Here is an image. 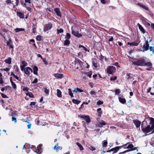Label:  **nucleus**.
<instances>
[{
	"label": "nucleus",
	"instance_id": "1",
	"mask_svg": "<svg viewBox=\"0 0 154 154\" xmlns=\"http://www.w3.org/2000/svg\"><path fill=\"white\" fill-rule=\"evenodd\" d=\"M150 125H148L147 126L144 127L142 129L143 132L144 133H149L154 129V119L153 118H150Z\"/></svg>",
	"mask_w": 154,
	"mask_h": 154
},
{
	"label": "nucleus",
	"instance_id": "2",
	"mask_svg": "<svg viewBox=\"0 0 154 154\" xmlns=\"http://www.w3.org/2000/svg\"><path fill=\"white\" fill-rule=\"evenodd\" d=\"M146 39L145 43L144 44L142 47L143 50H141L142 52H144L145 51H147L149 49V43L150 42L152 41V38L150 37H147V39L145 38Z\"/></svg>",
	"mask_w": 154,
	"mask_h": 154
},
{
	"label": "nucleus",
	"instance_id": "3",
	"mask_svg": "<svg viewBox=\"0 0 154 154\" xmlns=\"http://www.w3.org/2000/svg\"><path fill=\"white\" fill-rule=\"evenodd\" d=\"M132 63L135 65L138 66H143L145 62V60L142 58L139 59H134L132 61Z\"/></svg>",
	"mask_w": 154,
	"mask_h": 154
},
{
	"label": "nucleus",
	"instance_id": "4",
	"mask_svg": "<svg viewBox=\"0 0 154 154\" xmlns=\"http://www.w3.org/2000/svg\"><path fill=\"white\" fill-rule=\"evenodd\" d=\"M33 0H25V3H24V7L26 8V9L30 12L31 11V8L30 7L31 5V2Z\"/></svg>",
	"mask_w": 154,
	"mask_h": 154
},
{
	"label": "nucleus",
	"instance_id": "5",
	"mask_svg": "<svg viewBox=\"0 0 154 154\" xmlns=\"http://www.w3.org/2000/svg\"><path fill=\"white\" fill-rule=\"evenodd\" d=\"M127 144H126L122 146H116L114 148L111 149L107 151V152H110V151H114L113 153H115L116 152L119 150V149L122 148V147H125L127 145Z\"/></svg>",
	"mask_w": 154,
	"mask_h": 154
},
{
	"label": "nucleus",
	"instance_id": "6",
	"mask_svg": "<svg viewBox=\"0 0 154 154\" xmlns=\"http://www.w3.org/2000/svg\"><path fill=\"white\" fill-rule=\"evenodd\" d=\"M150 118L149 119H146L144 121H143L141 124V129L142 128H143L144 127H146L148 125H149L148 124L147 122H149V124L150 125Z\"/></svg>",
	"mask_w": 154,
	"mask_h": 154
},
{
	"label": "nucleus",
	"instance_id": "7",
	"mask_svg": "<svg viewBox=\"0 0 154 154\" xmlns=\"http://www.w3.org/2000/svg\"><path fill=\"white\" fill-rule=\"evenodd\" d=\"M116 70V68L113 66H110L108 67L107 69V72L109 74H112Z\"/></svg>",
	"mask_w": 154,
	"mask_h": 154
},
{
	"label": "nucleus",
	"instance_id": "8",
	"mask_svg": "<svg viewBox=\"0 0 154 154\" xmlns=\"http://www.w3.org/2000/svg\"><path fill=\"white\" fill-rule=\"evenodd\" d=\"M30 71L32 72V70L31 68L29 67L25 68L24 69V73L27 76L29 75Z\"/></svg>",
	"mask_w": 154,
	"mask_h": 154
},
{
	"label": "nucleus",
	"instance_id": "9",
	"mask_svg": "<svg viewBox=\"0 0 154 154\" xmlns=\"http://www.w3.org/2000/svg\"><path fill=\"white\" fill-rule=\"evenodd\" d=\"M124 148L129 149L126 150V151H128V152L134 150L136 149V147H134V146L132 144H129L126 147Z\"/></svg>",
	"mask_w": 154,
	"mask_h": 154
},
{
	"label": "nucleus",
	"instance_id": "10",
	"mask_svg": "<svg viewBox=\"0 0 154 154\" xmlns=\"http://www.w3.org/2000/svg\"><path fill=\"white\" fill-rule=\"evenodd\" d=\"M52 24L51 23H49L45 25L44 26V31L46 32L48 30L52 28Z\"/></svg>",
	"mask_w": 154,
	"mask_h": 154
},
{
	"label": "nucleus",
	"instance_id": "11",
	"mask_svg": "<svg viewBox=\"0 0 154 154\" xmlns=\"http://www.w3.org/2000/svg\"><path fill=\"white\" fill-rule=\"evenodd\" d=\"M7 45L10 48H12L11 51L13 52L14 51L13 45H12V42L11 39H9L7 41Z\"/></svg>",
	"mask_w": 154,
	"mask_h": 154
},
{
	"label": "nucleus",
	"instance_id": "12",
	"mask_svg": "<svg viewBox=\"0 0 154 154\" xmlns=\"http://www.w3.org/2000/svg\"><path fill=\"white\" fill-rule=\"evenodd\" d=\"M72 33L74 35L78 38H80L82 36V35L80 34L77 31L73 30L72 29Z\"/></svg>",
	"mask_w": 154,
	"mask_h": 154
},
{
	"label": "nucleus",
	"instance_id": "13",
	"mask_svg": "<svg viewBox=\"0 0 154 154\" xmlns=\"http://www.w3.org/2000/svg\"><path fill=\"white\" fill-rule=\"evenodd\" d=\"M133 122L137 128H138L140 127L141 122L140 121L137 119H135L133 120Z\"/></svg>",
	"mask_w": 154,
	"mask_h": 154
},
{
	"label": "nucleus",
	"instance_id": "14",
	"mask_svg": "<svg viewBox=\"0 0 154 154\" xmlns=\"http://www.w3.org/2000/svg\"><path fill=\"white\" fill-rule=\"evenodd\" d=\"M81 117L84 119L86 121V122L88 123L90 122V119L88 116H81Z\"/></svg>",
	"mask_w": 154,
	"mask_h": 154
},
{
	"label": "nucleus",
	"instance_id": "15",
	"mask_svg": "<svg viewBox=\"0 0 154 154\" xmlns=\"http://www.w3.org/2000/svg\"><path fill=\"white\" fill-rule=\"evenodd\" d=\"M17 14L18 16L21 18H24V14L20 11H17Z\"/></svg>",
	"mask_w": 154,
	"mask_h": 154
},
{
	"label": "nucleus",
	"instance_id": "16",
	"mask_svg": "<svg viewBox=\"0 0 154 154\" xmlns=\"http://www.w3.org/2000/svg\"><path fill=\"white\" fill-rule=\"evenodd\" d=\"M137 5L140 7L143 8L146 10L148 11L149 10L148 8L143 4H141L140 3H138L137 4Z\"/></svg>",
	"mask_w": 154,
	"mask_h": 154
},
{
	"label": "nucleus",
	"instance_id": "17",
	"mask_svg": "<svg viewBox=\"0 0 154 154\" xmlns=\"http://www.w3.org/2000/svg\"><path fill=\"white\" fill-rule=\"evenodd\" d=\"M140 42L139 41H138L137 43L136 42H128V44L129 45H132L133 46H137L138 44H139V43Z\"/></svg>",
	"mask_w": 154,
	"mask_h": 154
},
{
	"label": "nucleus",
	"instance_id": "18",
	"mask_svg": "<svg viewBox=\"0 0 154 154\" xmlns=\"http://www.w3.org/2000/svg\"><path fill=\"white\" fill-rule=\"evenodd\" d=\"M54 11L56 12V14L58 16H61V14L60 10L59 8H56L54 10Z\"/></svg>",
	"mask_w": 154,
	"mask_h": 154
},
{
	"label": "nucleus",
	"instance_id": "19",
	"mask_svg": "<svg viewBox=\"0 0 154 154\" xmlns=\"http://www.w3.org/2000/svg\"><path fill=\"white\" fill-rule=\"evenodd\" d=\"M140 30L143 33L145 32V30L143 28V27L139 23L137 24Z\"/></svg>",
	"mask_w": 154,
	"mask_h": 154
},
{
	"label": "nucleus",
	"instance_id": "20",
	"mask_svg": "<svg viewBox=\"0 0 154 154\" xmlns=\"http://www.w3.org/2000/svg\"><path fill=\"white\" fill-rule=\"evenodd\" d=\"M54 75L55 77L58 78H61L63 76V75L62 74H55Z\"/></svg>",
	"mask_w": 154,
	"mask_h": 154
},
{
	"label": "nucleus",
	"instance_id": "21",
	"mask_svg": "<svg viewBox=\"0 0 154 154\" xmlns=\"http://www.w3.org/2000/svg\"><path fill=\"white\" fill-rule=\"evenodd\" d=\"M83 91V90H81L79 88H75L73 91V92L77 93L78 92H82Z\"/></svg>",
	"mask_w": 154,
	"mask_h": 154
},
{
	"label": "nucleus",
	"instance_id": "22",
	"mask_svg": "<svg viewBox=\"0 0 154 154\" xmlns=\"http://www.w3.org/2000/svg\"><path fill=\"white\" fill-rule=\"evenodd\" d=\"M57 96L59 97H62V93L61 91L58 89L57 90Z\"/></svg>",
	"mask_w": 154,
	"mask_h": 154
},
{
	"label": "nucleus",
	"instance_id": "23",
	"mask_svg": "<svg viewBox=\"0 0 154 154\" xmlns=\"http://www.w3.org/2000/svg\"><path fill=\"white\" fill-rule=\"evenodd\" d=\"M33 73L34 74L37 75V71L38 70V68L37 66H35L33 67Z\"/></svg>",
	"mask_w": 154,
	"mask_h": 154
},
{
	"label": "nucleus",
	"instance_id": "24",
	"mask_svg": "<svg viewBox=\"0 0 154 154\" xmlns=\"http://www.w3.org/2000/svg\"><path fill=\"white\" fill-rule=\"evenodd\" d=\"M97 111L98 113V116L101 117V115L102 113V112L101 111V108H99L97 110Z\"/></svg>",
	"mask_w": 154,
	"mask_h": 154
},
{
	"label": "nucleus",
	"instance_id": "25",
	"mask_svg": "<svg viewBox=\"0 0 154 154\" xmlns=\"http://www.w3.org/2000/svg\"><path fill=\"white\" fill-rule=\"evenodd\" d=\"M37 27V26L36 24H33L32 26V28L33 29V32L34 33H35L36 32V28Z\"/></svg>",
	"mask_w": 154,
	"mask_h": 154
},
{
	"label": "nucleus",
	"instance_id": "26",
	"mask_svg": "<svg viewBox=\"0 0 154 154\" xmlns=\"http://www.w3.org/2000/svg\"><path fill=\"white\" fill-rule=\"evenodd\" d=\"M119 101L122 103L124 104L126 102V100L125 98H123L121 97L119 98Z\"/></svg>",
	"mask_w": 154,
	"mask_h": 154
},
{
	"label": "nucleus",
	"instance_id": "27",
	"mask_svg": "<svg viewBox=\"0 0 154 154\" xmlns=\"http://www.w3.org/2000/svg\"><path fill=\"white\" fill-rule=\"evenodd\" d=\"M76 144L79 147L81 150H84V148L81 144L78 142H77Z\"/></svg>",
	"mask_w": 154,
	"mask_h": 154
},
{
	"label": "nucleus",
	"instance_id": "28",
	"mask_svg": "<svg viewBox=\"0 0 154 154\" xmlns=\"http://www.w3.org/2000/svg\"><path fill=\"white\" fill-rule=\"evenodd\" d=\"M148 21V20L147 19L144 18H143L142 19V21L143 23H146L148 25H150V24L149 23H147Z\"/></svg>",
	"mask_w": 154,
	"mask_h": 154
},
{
	"label": "nucleus",
	"instance_id": "29",
	"mask_svg": "<svg viewBox=\"0 0 154 154\" xmlns=\"http://www.w3.org/2000/svg\"><path fill=\"white\" fill-rule=\"evenodd\" d=\"M11 58L10 57H9L7 59L5 60V62L7 63L10 64L11 63Z\"/></svg>",
	"mask_w": 154,
	"mask_h": 154
},
{
	"label": "nucleus",
	"instance_id": "30",
	"mask_svg": "<svg viewBox=\"0 0 154 154\" xmlns=\"http://www.w3.org/2000/svg\"><path fill=\"white\" fill-rule=\"evenodd\" d=\"M106 125V123L105 122L102 121V122H100L98 124V126L99 127H102L103 125Z\"/></svg>",
	"mask_w": 154,
	"mask_h": 154
},
{
	"label": "nucleus",
	"instance_id": "31",
	"mask_svg": "<svg viewBox=\"0 0 154 154\" xmlns=\"http://www.w3.org/2000/svg\"><path fill=\"white\" fill-rule=\"evenodd\" d=\"M72 102L73 103L77 104H78L81 102L80 101L74 99L72 100Z\"/></svg>",
	"mask_w": 154,
	"mask_h": 154
},
{
	"label": "nucleus",
	"instance_id": "32",
	"mask_svg": "<svg viewBox=\"0 0 154 154\" xmlns=\"http://www.w3.org/2000/svg\"><path fill=\"white\" fill-rule=\"evenodd\" d=\"M15 30L16 32H18L20 31H24V29L23 28H17L15 29Z\"/></svg>",
	"mask_w": 154,
	"mask_h": 154
},
{
	"label": "nucleus",
	"instance_id": "33",
	"mask_svg": "<svg viewBox=\"0 0 154 154\" xmlns=\"http://www.w3.org/2000/svg\"><path fill=\"white\" fill-rule=\"evenodd\" d=\"M70 44L69 41L67 39H66L65 40L64 42V44L65 46L68 45Z\"/></svg>",
	"mask_w": 154,
	"mask_h": 154
},
{
	"label": "nucleus",
	"instance_id": "34",
	"mask_svg": "<svg viewBox=\"0 0 154 154\" xmlns=\"http://www.w3.org/2000/svg\"><path fill=\"white\" fill-rule=\"evenodd\" d=\"M69 91V94L71 96V97H74L72 93V91L71 90L70 88L68 89Z\"/></svg>",
	"mask_w": 154,
	"mask_h": 154
},
{
	"label": "nucleus",
	"instance_id": "35",
	"mask_svg": "<svg viewBox=\"0 0 154 154\" xmlns=\"http://www.w3.org/2000/svg\"><path fill=\"white\" fill-rule=\"evenodd\" d=\"M26 96H29L30 97L33 98L34 95L31 92L27 93L26 94Z\"/></svg>",
	"mask_w": 154,
	"mask_h": 154
},
{
	"label": "nucleus",
	"instance_id": "36",
	"mask_svg": "<svg viewBox=\"0 0 154 154\" xmlns=\"http://www.w3.org/2000/svg\"><path fill=\"white\" fill-rule=\"evenodd\" d=\"M144 66H152V64L150 62H147L146 63H145V62L144 64Z\"/></svg>",
	"mask_w": 154,
	"mask_h": 154
},
{
	"label": "nucleus",
	"instance_id": "37",
	"mask_svg": "<svg viewBox=\"0 0 154 154\" xmlns=\"http://www.w3.org/2000/svg\"><path fill=\"white\" fill-rule=\"evenodd\" d=\"M44 92L46 94L48 95L49 94V90L47 89L46 88H44Z\"/></svg>",
	"mask_w": 154,
	"mask_h": 154
},
{
	"label": "nucleus",
	"instance_id": "38",
	"mask_svg": "<svg viewBox=\"0 0 154 154\" xmlns=\"http://www.w3.org/2000/svg\"><path fill=\"white\" fill-rule=\"evenodd\" d=\"M107 144V142L106 140H104L103 142L102 146L103 147H106Z\"/></svg>",
	"mask_w": 154,
	"mask_h": 154
},
{
	"label": "nucleus",
	"instance_id": "39",
	"mask_svg": "<svg viewBox=\"0 0 154 154\" xmlns=\"http://www.w3.org/2000/svg\"><path fill=\"white\" fill-rule=\"evenodd\" d=\"M71 35L70 34L68 33H67L66 36L65 37V38L66 39H69L70 38Z\"/></svg>",
	"mask_w": 154,
	"mask_h": 154
},
{
	"label": "nucleus",
	"instance_id": "40",
	"mask_svg": "<svg viewBox=\"0 0 154 154\" xmlns=\"http://www.w3.org/2000/svg\"><path fill=\"white\" fill-rule=\"evenodd\" d=\"M79 48H83V49H84L85 51H88V50L85 47H84L82 45H80L79 46Z\"/></svg>",
	"mask_w": 154,
	"mask_h": 154
},
{
	"label": "nucleus",
	"instance_id": "41",
	"mask_svg": "<svg viewBox=\"0 0 154 154\" xmlns=\"http://www.w3.org/2000/svg\"><path fill=\"white\" fill-rule=\"evenodd\" d=\"M11 84L13 88L14 89H16L17 88L16 84L14 82H11Z\"/></svg>",
	"mask_w": 154,
	"mask_h": 154
},
{
	"label": "nucleus",
	"instance_id": "42",
	"mask_svg": "<svg viewBox=\"0 0 154 154\" xmlns=\"http://www.w3.org/2000/svg\"><path fill=\"white\" fill-rule=\"evenodd\" d=\"M36 38L37 40L40 41L42 40V37L40 35H38L37 36Z\"/></svg>",
	"mask_w": 154,
	"mask_h": 154
},
{
	"label": "nucleus",
	"instance_id": "43",
	"mask_svg": "<svg viewBox=\"0 0 154 154\" xmlns=\"http://www.w3.org/2000/svg\"><path fill=\"white\" fill-rule=\"evenodd\" d=\"M90 93L91 95H95L96 94V92L93 91H91Z\"/></svg>",
	"mask_w": 154,
	"mask_h": 154
},
{
	"label": "nucleus",
	"instance_id": "44",
	"mask_svg": "<svg viewBox=\"0 0 154 154\" xmlns=\"http://www.w3.org/2000/svg\"><path fill=\"white\" fill-rule=\"evenodd\" d=\"M22 64H23L22 66H27V63L25 61H23L21 62Z\"/></svg>",
	"mask_w": 154,
	"mask_h": 154
},
{
	"label": "nucleus",
	"instance_id": "45",
	"mask_svg": "<svg viewBox=\"0 0 154 154\" xmlns=\"http://www.w3.org/2000/svg\"><path fill=\"white\" fill-rule=\"evenodd\" d=\"M1 94V95L2 97L3 98H8V97L5 94H4L2 93H0Z\"/></svg>",
	"mask_w": 154,
	"mask_h": 154
},
{
	"label": "nucleus",
	"instance_id": "46",
	"mask_svg": "<svg viewBox=\"0 0 154 154\" xmlns=\"http://www.w3.org/2000/svg\"><path fill=\"white\" fill-rule=\"evenodd\" d=\"M11 75H12L17 79L19 80V78L17 75H15L13 72L11 73Z\"/></svg>",
	"mask_w": 154,
	"mask_h": 154
},
{
	"label": "nucleus",
	"instance_id": "47",
	"mask_svg": "<svg viewBox=\"0 0 154 154\" xmlns=\"http://www.w3.org/2000/svg\"><path fill=\"white\" fill-rule=\"evenodd\" d=\"M115 93L116 94H119L120 92L119 89H116L115 91Z\"/></svg>",
	"mask_w": 154,
	"mask_h": 154
},
{
	"label": "nucleus",
	"instance_id": "48",
	"mask_svg": "<svg viewBox=\"0 0 154 154\" xmlns=\"http://www.w3.org/2000/svg\"><path fill=\"white\" fill-rule=\"evenodd\" d=\"M63 32V30L62 28L57 29V32L58 33Z\"/></svg>",
	"mask_w": 154,
	"mask_h": 154
},
{
	"label": "nucleus",
	"instance_id": "49",
	"mask_svg": "<svg viewBox=\"0 0 154 154\" xmlns=\"http://www.w3.org/2000/svg\"><path fill=\"white\" fill-rule=\"evenodd\" d=\"M103 103V101H100V100H98L97 102V104L98 105H100L102 104Z\"/></svg>",
	"mask_w": 154,
	"mask_h": 154
},
{
	"label": "nucleus",
	"instance_id": "50",
	"mask_svg": "<svg viewBox=\"0 0 154 154\" xmlns=\"http://www.w3.org/2000/svg\"><path fill=\"white\" fill-rule=\"evenodd\" d=\"M108 0H101V2L103 4H106L108 2Z\"/></svg>",
	"mask_w": 154,
	"mask_h": 154
},
{
	"label": "nucleus",
	"instance_id": "51",
	"mask_svg": "<svg viewBox=\"0 0 154 154\" xmlns=\"http://www.w3.org/2000/svg\"><path fill=\"white\" fill-rule=\"evenodd\" d=\"M2 75L1 73H0V84H2L3 82L2 78Z\"/></svg>",
	"mask_w": 154,
	"mask_h": 154
},
{
	"label": "nucleus",
	"instance_id": "52",
	"mask_svg": "<svg viewBox=\"0 0 154 154\" xmlns=\"http://www.w3.org/2000/svg\"><path fill=\"white\" fill-rule=\"evenodd\" d=\"M60 147L58 146V144L57 143L54 147V149H59Z\"/></svg>",
	"mask_w": 154,
	"mask_h": 154
},
{
	"label": "nucleus",
	"instance_id": "53",
	"mask_svg": "<svg viewBox=\"0 0 154 154\" xmlns=\"http://www.w3.org/2000/svg\"><path fill=\"white\" fill-rule=\"evenodd\" d=\"M42 60L43 61L44 63L45 64H46V65H48V63L46 61V60L45 59L43 58H42Z\"/></svg>",
	"mask_w": 154,
	"mask_h": 154
},
{
	"label": "nucleus",
	"instance_id": "54",
	"mask_svg": "<svg viewBox=\"0 0 154 154\" xmlns=\"http://www.w3.org/2000/svg\"><path fill=\"white\" fill-rule=\"evenodd\" d=\"M89 149L92 151L94 150L95 149V148L92 146H91L89 147Z\"/></svg>",
	"mask_w": 154,
	"mask_h": 154
},
{
	"label": "nucleus",
	"instance_id": "55",
	"mask_svg": "<svg viewBox=\"0 0 154 154\" xmlns=\"http://www.w3.org/2000/svg\"><path fill=\"white\" fill-rule=\"evenodd\" d=\"M149 49L150 51H152V52L153 54H154V49H153L152 46H150L149 47Z\"/></svg>",
	"mask_w": 154,
	"mask_h": 154
},
{
	"label": "nucleus",
	"instance_id": "56",
	"mask_svg": "<svg viewBox=\"0 0 154 154\" xmlns=\"http://www.w3.org/2000/svg\"><path fill=\"white\" fill-rule=\"evenodd\" d=\"M92 63L93 66L97 68V65L96 63L94 62V61H92Z\"/></svg>",
	"mask_w": 154,
	"mask_h": 154
},
{
	"label": "nucleus",
	"instance_id": "57",
	"mask_svg": "<svg viewBox=\"0 0 154 154\" xmlns=\"http://www.w3.org/2000/svg\"><path fill=\"white\" fill-rule=\"evenodd\" d=\"M12 121H14L15 123H16L17 122L16 119L13 116H12Z\"/></svg>",
	"mask_w": 154,
	"mask_h": 154
},
{
	"label": "nucleus",
	"instance_id": "58",
	"mask_svg": "<svg viewBox=\"0 0 154 154\" xmlns=\"http://www.w3.org/2000/svg\"><path fill=\"white\" fill-rule=\"evenodd\" d=\"M29 89L27 87H25L23 89V90L24 91H28Z\"/></svg>",
	"mask_w": 154,
	"mask_h": 154
},
{
	"label": "nucleus",
	"instance_id": "59",
	"mask_svg": "<svg viewBox=\"0 0 154 154\" xmlns=\"http://www.w3.org/2000/svg\"><path fill=\"white\" fill-rule=\"evenodd\" d=\"M117 79V77L116 76H115L114 78L111 77L110 78V80L111 81H113L115 80H116Z\"/></svg>",
	"mask_w": 154,
	"mask_h": 154
},
{
	"label": "nucleus",
	"instance_id": "60",
	"mask_svg": "<svg viewBox=\"0 0 154 154\" xmlns=\"http://www.w3.org/2000/svg\"><path fill=\"white\" fill-rule=\"evenodd\" d=\"M131 74L128 73L127 75V79L128 80L130 79Z\"/></svg>",
	"mask_w": 154,
	"mask_h": 154
},
{
	"label": "nucleus",
	"instance_id": "61",
	"mask_svg": "<svg viewBox=\"0 0 154 154\" xmlns=\"http://www.w3.org/2000/svg\"><path fill=\"white\" fill-rule=\"evenodd\" d=\"M25 67V66H22V65H20V69H21V70L22 71H24V69L25 68H24Z\"/></svg>",
	"mask_w": 154,
	"mask_h": 154
},
{
	"label": "nucleus",
	"instance_id": "62",
	"mask_svg": "<svg viewBox=\"0 0 154 154\" xmlns=\"http://www.w3.org/2000/svg\"><path fill=\"white\" fill-rule=\"evenodd\" d=\"M38 79L37 78H35V79H34V81L32 82V83H36L38 82Z\"/></svg>",
	"mask_w": 154,
	"mask_h": 154
},
{
	"label": "nucleus",
	"instance_id": "63",
	"mask_svg": "<svg viewBox=\"0 0 154 154\" xmlns=\"http://www.w3.org/2000/svg\"><path fill=\"white\" fill-rule=\"evenodd\" d=\"M16 1V4L17 5H19V0H15Z\"/></svg>",
	"mask_w": 154,
	"mask_h": 154
},
{
	"label": "nucleus",
	"instance_id": "64",
	"mask_svg": "<svg viewBox=\"0 0 154 154\" xmlns=\"http://www.w3.org/2000/svg\"><path fill=\"white\" fill-rule=\"evenodd\" d=\"M6 2L8 4H10L11 3V0H7L6 1Z\"/></svg>",
	"mask_w": 154,
	"mask_h": 154
}]
</instances>
